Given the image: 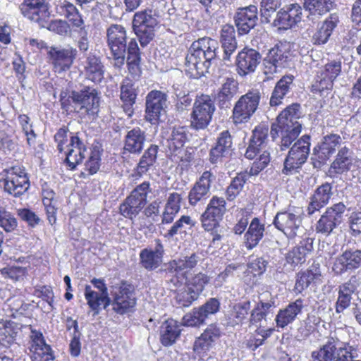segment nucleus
Here are the masks:
<instances>
[{
    "mask_svg": "<svg viewBox=\"0 0 361 361\" xmlns=\"http://www.w3.org/2000/svg\"><path fill=\"white\" fill-rule=\"evenodd\" d=\"M107 43L114 60V66L121 68L126 61L130 69L137 67L141 61L140 51L135 39L127 46V34L121 25L112 24L106 30Z\"/></svg>",
    "mask_w": 361,
    "mask_h": 361,
    "instance_id": "f257e3e1",
    "label": "nucleus"
},
{
    "mask_svg": "<svg viewBox=\"0 0 361 361\" xmlns=\"http://www.w3.org/2000/svg\"><path fill=\"white\" fill-rule=\"evenodd\" d=\"M61 109L68 114L75 113L85 119L97 116L99 111V97L97 90L90 86H82L68 94H60Z\"/></svg>",
    "mask_w": 361,
    "mask_h": 361,
    "instance_id": "f03ea898",
    "label": "nucleus"
},
{
    "mask_svg": "<svg viewBox=\"0 0 361 361\" xmlns=\"http://www.w3.org/2000/svg\"><path fill=\"white\" fill-rule=\"evenodd\" d=\"M218 43L210 37H202L191 44L185 56V71L190 78H199L208 72L216 59Z\"/></svg>",
    "mask_w": 361,
    "mask_h": 361,
    "instance_id": "7ed1b4c3",
    "label": "nucleus"
},
{
    "mask_svg": "<svg viewBox=\"0 0 361 361\" xmlns=\"http://www.w3.org/2000/svg\"><path fill=\"white\" fill-rule=\"evenodd\" d=\"M299 104L295 103L287 106L277 117L276 122L271 126L270 135L273 140L281 135V150L288 148L301 131Z\"/></svg>",
    "mask_w": 361,
    "mask_h": 361,
    "instance_id": "20e7f679",
    "label": "nucleus"
},
{
    "mask_svg": "<svg viewBox=\"0 0 361 361\" xmlns=\"http://www.w3.org/2000/svg\"><path fill=\"white\" fill-rule=\"evenodd\" d=\"M310 361H361L358 360L357 348L349 343L341 341L331 334L322 345L311 353Z\"/></svg>",
    "mask_w": 361,
    "mask_h": 361,
    "instance_id": "39448f33",
    "label": "nucleus"
},
{
    "mask_svg": "<svg viewBox=\"0 0 361 361\" xmlns=\"http://www.w3.org/2000/svg\"><path fill=\"white\" fill-rule=\"evenodd\" d=\"M4 190L13 197L23 195L30 188V180L23 167L15 166L3 171Z\"/></svg>",
    "mask_w": 361,
    "mask_h": 361,
    "instance_id": "423d86ee",
    "label": "nucleus"
},
{
    "mask_svg": "<svg viewBox=\"0 0 361 361\" xmlns=\"http://www.w3.org/2000/svg\"><path fill=\"white\" fill-rule=\"evenodd\" d=\"M150 192L149 182L145 181L136 186L125 201L121 204L119 207L121 214L131 220L136 217L146 204L147 195Z\"/></svg>",
    "mask_w": 361,
    "mask_h": 361,
    "instance_id": "0eeeda50",
    "label": "nucleus"
},
{
    "mask_svg": "<svg viewBox=\"0 0 361 361\" xmlns=\"http://www.w3.org/2000/svg\"><path fill=\"white\" fill-rule=\"evenodd\" d=\"M157 25V18L152 10H145L135 13L133 29L142 47L147 46L153 39L154 29Z\"/></svg>",
    "mask_w": 361,
    "mask_h": 361,
    "instance_id": "6e6552de",
    "label": "nucleus"
},
{
    "mask_svg": "<svg viewBox=\"0 0 361 361\" xmlns=\"http://www.w3.org/2000/svg\"><path fill=\"white\" fill-rule=\"evenodd\" d=\"M310 135H305L293 144L285 159L283 173L289 175L306 162L310 154Z\"/></svg>",
    "mask_w": 361,
    "mask_h": 361,
    "instance_id": "1a4fd4ad",
    "label": "nucleus"
},
{
    "mask_svg": "<svg viewBox=\"0 0 361 361\" xmlns=\"http://www.w3.org/2000/svg\"><path fill=\"white\" fill-rule=\"evenodd\" d=\"M215 110L214 102L209 95L197 96L191 114V126L196 130L206 128L210 123Z\"/></svg>",
    "mask_w": 361,
    "mask_h": 361,
    "instance_id": "9d476101",
    "label": "nucleus"
},
{
    "mask_svg": "<svg viewBox=\"0 0 361 361\" xmlns=\"http://www.w3.org/2000/svg\"><path fill=\"white\" fill-rule=\"evenodd\" d=\"M346 206L343 202L334 204L326 209L315 224L317 233L327 237L343 221Z\"/></svg>",
    "mask_w": 361,
    "mask_h": 361,
    "instance_id": "9b49d317",
    "label": "nucleus"
},
{
    "mask_svg": "<svg viewBox=\"0 0 361 361\" xmlns=\"http://www.w3.org/2000/svg\"><path fill=\"white\" fill-rule=\"evenodd\" d=\"M302 219L299 213L289 211L278 212L274 219L275 227L282 231L288 238H302L305 229L302 224Z\"/></svg>",
    "mask_w": 361,
    "mask_h": 361,
    "instance_id": "f8f14e48",
    "label": "nucleus"
},
{
    "mask_svg": "<svg viewBox=\"0 0 361 361\" xmlns=\"http://www.w3.org/2000/svg\"><path fill=\"white\" fill-rule=\"evenodd\" d=\"M260 92L258 90L250 91L241 96L236 102L233 110V119L235 123L247 122L257 109Z\"/></svg>",
    "mask_w": 361,
    "mask_h": 361,
    "instance_id": "ddd939ff",
    "label": "nucleus"
},
{
    "mask_svg": "<svg viewBox=\"0 0 361 361\" xmlns=\"http://www.w3.org/2000/svg\"><path fill=\"white\" fill-rule=\"evenodd\" d=\"M111 300L112 309L119 314H124L130 311L136 304V298L133 286L122 282L118 287H115L111 292Z\"/></svg>",
    "mask_w": 361,
    "mask_h": 361,
    "instance_id": "4468645a",
    "label": "nucleus"
},
{
    "mask_svg": "<svg viewBox=\"0 0 361 361\" xmlns=\"http://www.w3.org/2000/svg\"><path fill=\"white\" fill-rule=\"evenodd\" d=\"M20 9L25 18L37 23L40 27L47 26L50 13L46 0H23Z\"/></svg>",
    "mask_w": 361,
    "mask_h": 361,
    "instance_id": "2eb2a0df",
    "label": "nucleus"
},
{
    "mask_svg": "<svg viewBox=\"0 0 361 361\" xmlns=\"http://www.w3.org/2000/svg\"><path fill=\"white\" fill-rule=\"evenodd\" d=\"M361 268V249L347 248L337 256L332 270L336 275L350 273Z\"/></svg>",
    "mask_w": 361,
    "mask_h": 361,
    "instance_id": "dca6fc26",
    "label": "nucleus"
},
{
    "mask_svg": "<svg viewBox=\"0 0 361 361\" xmlns=\"http://www.w3.org/2000/svg\"><path fill=\"white\" fill-rule=\"evenodd\" d=\"M167 95L159 90H152L146 97L145 119L152 124L157 123L165 114Z\"/></svg>",
    "mask_w": 361,
    "mask_h": 361,
    "instance_id": "f3484780",
    "label": "nucleus"
},
{
    "mask_svg": "<svg viewBox=\"0 0 361 361\" xmlns=\"http://www.w3.org/2000/svg\"><path fill=\"white\" fill-rule=\"evenodd\" d=\"M220 308V302L216 298L209 299L204 304L198 308L186 314L183 318V324L188 326H198L204 323L206 319L216 314Z\"/></svg>",
    "mask_w": 361,
    "mask_h": 361,
    "instance_id": "a211bd4d",
    "label": "nucleus"
},
{
    "mask_svg": "<svg viewBox=\"0 0 361 361\" xmlns=\"http://www.w3.org/2000/svg\"><path fill=\"white\" fill-rule=\"evenodd\" d=\"M153 248L142 249L140 254V264L147 271H153L159 267L163 262L165 250L160 239H155Z\"/></svg>",
    "mask_w": 361,
    "mask_h": 361,
    "instance_id": "6ab92c4d",
    "label": "nucleus"
},
{
    "mask_svg": "<svg viewBox=\"0 0 361 361\" xmlns=\"http://www.w3.org/2000/svg\"><path fill=\"white\" fill-rule=\"evenodd\" d=\"M262 59L261 54L252 48L243 49L236 56L237 72L245 76L255 71Z\"/></svg>",
    "mask_w": 361,
    "mask_h": 361,
    "instance_id": "aec40b11",
    "label": "nucleus"
},
{
    "mask_svg": "<svg viewBox=\"0 0 361 361\" xmlns=\"http://www.w3.org/2000/svg\"><path fill=\"white\" fill-rule=\"evenodd\" d=\"M302 8L298 4H292L281 8L273 20V25L287 30L300 22Z\"/></svg>",
    "mask_w": 361,
    "mask_h": 361,
    "instance_id": "412c9836",
    "label": "nucleus"
},
{
    "mask_svg": "<svg viewBox=\"0 0 361 361\" xmlns=\"http://www.w3.org/2000/svg\"><path fill=\"white\" fill-rule=\"evenodd\" d=\"M215 176L209 171H204L189 192L188 201L192 206L202 202L209 196L212 182Z\"/></svg>",
    "mask_w": 361,
    "mask_h": 361,
    "instance_id": "4be33fe9",
    "label": "nucleus"
},
{
    "mask_svg": "<svg viewBox=\"0 0 361 361\" xmlns=\"http://www.w3.org/2000/svg\"><path fill=\"white\" fill-rule=\"evenodd\" d=\"M257 13V8L255 5L238 8L234 20L239 35L247 34L256 26L258 20Z\"/></svg>",
    "mask_w": 361,
    "mask_h": 361,
    "instance_id": "5701e85b",
    "label": "nucleus"
},
{
    "mask_svg": "<svg viewBox=\"0 0 361 361\" xmlns=\"http://www.w3.org/2000/svg\"><path fill=\"white\" fill-rule=\"evenodd\" d=\"M32 341L29 347L32 361H54V356L50 345H47L40 332L32 331Z\"/></svg>",
    "mask_w": 361,
    "mask_h": 361,
    "instance_id": "b1692460",
    "label": "nucleus"
},
{
    "mask_svg": "<svg viewBox=\"0 0 361 361\" xmlns=\"http://www.w3.org/2000/svg\"><path fill=\"white\" fill-rule=\"evenodd\" d=\"M333 187L331 183H325L319 185L310 197V202L307 207V213L309 216L313 215L325 207L333 195Z\"/></svg>",
    "mask_w": 361,
    "mask_h": 361,
    "instance_id": "393cba45",
    "label": "nucleus"
},
{
    "mask_svg": "<svg viewBox=\"0 0 361 361\" xmlns=\"http://www.w3.org/2000/svg\"><path fill=\"white\" fill-rule=\"evenodd\" d=\"M146 133L139 127L128 130L123 140V154H140L147 140Z\"/></svg>",
    "mask_w": 361,
    "mask_h": 361,
    "instance_id": "a878e982",
    "label": "nucleus"
},
{
    "mask_svg": "<svg viewBox=\"0 0 361 361\" xmlns=\"http://www.w3.org/2000/svg\"><path fill=\"white\" fill-rule=\"evenodd\" d=\"M77 50L71 47L66 48L51 47L49 55L51 63L59 71L68 69L76 56Z\"/></svg>",
    "mask_w": 361,
    "mask_h": 361,
    "instance_id": "bb28decb",
    "label": "nucleus"
},
{
    "mask_svg": "<svg viewBox=\"0 0 361 361\" xmlns=\"http://www.w3.org/2000/svg\"><path fill=\"white\" fill-rule=\"evenodd\" d=\"M354 153L347 145L341 147L330 166V174L340 175L350 171L354 162Z\"/></svg>",
    "mask_w": 361,
    "mask_h": 361,
    "instance_id": "cd10ccee",
    "label": "nucleus"
},
{
    "mask_svg": "<svg viewBox=\"0 0 361 361\" xmlns=\"http://www.w3.org/2000/svg\"><path fill=\"white\" fill-rule=\"evenodd\" d=\"M221 336V331L214 324H210L198 337L194 343V350L197 353H204L214 348Z\"/></svg>",
    "mask_w": 361,
    "mask_h": 361,
    "instance_id": "c85d7f7f",
    "label": "nucleus"
},
{
    "mask_svg": "<svg viewBox=\"0 0 361 361\" xmlns=\"http://www.w3.org/2000/svg\"><path fill=\"white\" fill-rule=\"evenodd\" d=\"M232 147V137L228 130L221 132L216 140V145L210 149L209 161L212 164H217L227 157Z\"/></svg>",
    "mask_w": 361,
    "mask_h": 361,
    "instance_id": "c756f323",
    "label": "nucleus"
},
{
    "mask_svg": "<svg viewBox=\"0 0 361 361\" xmlns=\"http://www.w3.org/2000/svg\"><path fill=\"white\" fill-rule=\"evenodd\" d=\"M303 307L304 300L302 298H298L290 302L285 308L280 310L275 318L276 326L284 328L292 323L302 312Z\"/></svg>",
    "mask_w": 361,
    "mask_h": 361,
    "instance_id": "7c9ffc66",
    "label": "nucleus"
},
{
    "mask_svg": "<svg viewBox=\"0 0 361 361\" xmlns=\"http://www.w3.org/2000/svg\"><path fill=\"white\" fill-rule=\"evenodd\" d=\"M346 145L345 142L338 134L331 133L323 137L321 142L314 147L313 151L319 152L322 159H329L335 153L336 150Z\"/></svg>",
    "mask_w": 361,
    "mask_h": 361,
    "instance_id": "2f4dec72",
    "label": "nucleus"
},
{
    "mask_svg": "<svg viewBox=\"0 0 361 361\" xmlns=\"http://www.w3.org/2000/svg\"><path fill=\"white\" fill-rule=\"evenodd\" d=\"M181 324L176 320L169 319L159 327V341L165 347L173 345L180 336Z\"/></svg>",
    "mask_w": 361,
    "mask_h": 361,
    "instance_id": "473e14b6",
    "label": "nucleus"
},
{
    "mask_svg": "<svg viewBox=\"0 0 361 361\" xmlns=\"http://www.w3.org/2000/svg\"><path fill=\"white\" fill-rule=\"evenodd\" d=\"M120 98L123 102L122 107L128 117H131L134 113L133 105L137 98V90L132 80L126 78L121 85Z\"/></svg>",
    "mask_w": 361,
    "mask_h": 361,
    "instance_id": "72a5a7b5",
    "label": "nucleus"
},
{
    "mask_svg": "<svg viewBox=\"0 0 361 361\" xmlns=\"http://www.w3.org/2000/svg\"><path fill=\"white\" fill-rule=\"evenodd\" d=\"M68 147L69 149L66 154L65 161L70 169L73 170L85 158L87 149L77 135H73L71 137V142Z\"/></svg>",
    "mask_w": 361,
    "mask_h": 361,
    "instance_id": "f704fd0d",
    "label": "nucleus"
},
{
    "mask_svg": "<svg viewBox=\"0 0 361 361\" xmlns=\"http://www.w3.org/2000/svg\"><path fill=\"white\" fill-rule=\"evenodd\" d=\"M339 16L337 13H331L322 25L318 27L317 30L312 36V42L314 44L322 45L326 44L334 30L337 27L339 23Z\"/></svg>",
    "mask_w": 361,
    "mask_h": 361,
    "instance_id": "c9c22d12",
    "label": "nucleus"
},
{
    "mask_svg": "<svg viewBox=\"0 0 361 361\" xmlns=\"http://www.w3.org/2000/svg\"><path fill=\"white\" fill-rule=\"evenodd\" d=\"M238 90V82L237 80L233 78H225L216 94V99L219 108H229L231 102L237 94Z\"/></svg>",
    "mask_w": 361,
    "mask_h": 361,
    "instance_id": "e433bc0d",
    "label": "nucleus"
},
{
    "mask_svg": "<svg viewBox=\"0 0 361 361\" xmlns=\"http://www.w3.org/2000/svg\"><path fill=\"white\" fill-rule=\"evenodd\" d=\"M220 42L224 50V61H230L231 56L237 49L235 30L233 25H224L221 30Z\"/></svg>",
    "mask_w": 361,
    "mask_h": 361,
    "instance_id": "4c0bfd02",
    "label": "nucleus"
},
{
    "mask_svg": "<svg viewBox=\"0 0 361 361\" xmlns=\"http://www.w3.org/2000/svg\"><path fill=\"white\" fill-rule=\"evenodd\" d=\"M187 140V128L184 126L174 127L170 137L166 140L168 151L171 155H180L183 150V146Z\"/></svg>",
    "mask_w": 361,
    "mask_h": 361,
    "instance_id": "58836bf2",
    "label": "nucleus"
},
{
    "mask_svg": "<svg viewBox=\"0 0 361 361\" xmlns=\"http://www.w3.org/2000/svg\"><path fill=\"white\" fill-rule=\"evenodd\" d=\"M85 297L90 308L94 312V314H98L102 308L105 310L108 306L111 305L109 294L94 291L90 285L85 286Z\"/></svg>",
    "mask_w": 361,
    "mask_h": 361,
    "instance_id": "ea45409f",
    "label": "nucleus"
},
{
    "mask_svg": "<svg viewBox=\"0 0 361 361\" xmlns=\"http://www.w3.org/2000/svg\"><path fill=\"white\" fill-rule=\"evenodd\" d=\"M268 133L269 128L266 126H258L255 128L249 146L245 154L246 158L252 159L255 157L260 148L265 144Z\"/></svg>",
    "mask_w": 361,
    "mask_h": 361,
    "instance_id": "a19ab883",
    "label": "nucleus"
},
{
    "mask_svg": "<svg viewBox=\"0 0 361 361\" xmlns=\"http://www.w3.org/2000/svg\"><path fill=\"white\" fill-rule=\"evenodd\" d=\"M313 240L310 238H305L300 244L289 251L286 257L288 263L298 265L305 262V257L312 249Z\"/></svg>",
    "mask_w": 361,
    "mask_h": 361,
    "instance_id": "79ce46f5",
    "label": "nucleus"
},
{
    "mask_svg": "<svg viewBox=\"0 0 361 361\" xmlns=\"http://www.w3.org/2000/svg\"><path fill=\"white\" fill-rule=\"evenodd\" d=\"M85 71L87 79L94 83L100 82L104 78V71L99 57L90 54L85 61Z\"/></svg>",
    "mask_w": 361,
    "mask_h": 361,
    "instance_id": "37998d69",
    "label": "nucleus"
},
{
    "mask_svg": "<svg viewBox=\"0 0 361 361\" xmlns=\"http://www.w3.org/2000/svg\"><path fill=\"white\" fill-rule=\"evenodd\" d=\"M264 224L258 218H254L245 234V246L248 250L253 249L259 244L264 236Z\"/></svg>",
    "mask_w": 361,
    "mask_h": 361,
    "instance_id": "c03bdc74",
    "label": "nucleus"
},
{
    "mask_svg": "<svg viewBox=\"0 0 361 361\" xmlns=\"http://www.w3.org/2000/svg\"><path fill=\"white\" fill-rule=\"evenodd\" d=\"M293 76L286 75L281 78L272 92L270 99L271 106H278L282 103V99L290 94L291 87L293 85Z\"/></svg>",
    "mask_w": 361,
    "mask_h": 361,
    "instance_id": "a18cd8bd",
    "label": "nucleus"
},
{
    "mask_svg": "<svg viewBox=\"0 0 361 361\" xmlns=\"http://www.w3.org/2000/svg\"><path fill=\"white\" fill-rule=\"evenodd\" d=\"M335 0H304V8L310 12L307 16L311 19L312 16H323L329 12L335 6Z\"/></svg>",
    "mask_w": 361,
    "mask_h": 361,
    "instance_id": "49530a36",
    "label": "nucleus"
},
{
    "mask_svg": "<svg viewBox=\"0 0 361 361\" xmlns=\"http://www.w3.org/2000/svg\"><path fill=\"white\" fill-rule=\"evenodd\" d=\"M182 197L177 192L170 193L162 215V223H171L180 209Z\"/></svg>",
    "mask_w": 361,
    "mask_h": 361,
    "instance_id": "de8ad7c7",
    "label": "nucleus"
},
{
    "mask_svg": "<svg viewBox=\"0 0 361 361\" xmlns=\"http://www.w3.org/2000/svg\"><path fill=\"white\" fill-rule=\"evenodd\" d=\"M20 327L13 322H6L0 327V346L8 348L16 341Z\"/></svg>",
    "mask_w": 361,
    "mask_h": 361,
    "instance_id": "09e8293b",
    "label": "nucleus"
},
{
    "mask_svg": "<svg viewBox=\"0 0 361 361\" xmlns=\"http://www.w3.org/2000/svg\"><path fill=\"white\" fill-rule=\"evenodd\" d=\"M200 260V254L195 252L190 255L182 256L169 262L170 270L185 272V270L195 267Z\"/></svg>",
    "mask_w": 361,
    "mask_h": 361,
    "instance_id": "8fccbe9b",
    "label": "nucleus"
},
{
    "mask_svg": "<svg viewBox=\"0 0 361 361\" xmlns=\"http://www.w3.org/2000/svg\"><path fill=\"white\" fill-rule=\"evenodd\" d=\"M61 13L71 22L73 27L84 29V20L78 8L73 4L64 1L60 6Z\"/></svg>",
    "mask_w": 361,
    "mask_h": 361,
    "instance_id": "3c124183",
    "label": "nucleus"
},
{
    "mask_svg": "<svg viewBox=\"0 0 361 361\" xmlns=\"http://www.w3.org/2000/svg\"><path fill=\"white\" fill-rule=\"evenodd\" d=\"M248 178L249 175L247 172H240L237 174L226 189V195L228 200L233 201L235 200L242 190Z\"/></svg>",
    "mask_w": 361,
    "mask_h": 361,
    "instance_id": "603ef678",
    "label": "nucleus"
},
{
    "mask_svg": "<svg viewBox=\"0 0 361 361\" xmlns=\"http://www.w3.org/2000/svg\"><path fill=\"white\" fill-rule=\"evenodd\" d=\"M103 149L98 145H93L88 159L85 164V169L90 175L96 173L100 167L101 156Z\"/></svg>",
    "mask_w": 361,
    "mask_h": 361,
    "instance_id": "864d4df0",
    "label": "nucleus"
},
{
    "mask_svg": "<svg viewBox=\"0 0 361 361\" xmlns=\"http://www.w3.org/2000/svg\"><path fill=\"white\" fill-rule=\"evenodd\" d=\"M226 211V201L224 198L213 196L204 212H207L209 215L221 219Z\"/></svg>",
    "mask_w": 361,
    "mask_h": 361,
    "instance_id": "5fc2aeb1",
    "label": "nucleus"
},
{
    "mask_svg": "<svg viewBox=\"0 0 361 361\" xmlns=\"http://www.w3.org/2000/svg\"><path fill=\"white\" fill-rule=\"evenodd\" d=\"M318 274L312 270H306L300 272L297 275V279L294 287V291L298 294L301 293L306 289L314 279H316Z\"/></svg>",
    "mask_w": 361,
    "mask_h": 361,
    "instance_id": "6e6d98bb",
    "label": "nucleus"
},
{
    "mask_svg": "<svg viewBox=\"0 0 361 361\" xmlns=\"http://www.w3.org/2000/svg\"><path fill=\"white\" fill-rule=\"evenodd\" d=\"M266 57L267 58V60L276 63V65H278L281 68H283L287 66L288 54L283 49L281 46L278 44L275 45L269 50Z\"/></svg>",
    "mask_w": 361,
    "mask_h": 361,
    "instance_id": "4d7b16f0",
    "label": "nucleus"
},
{
    "mask_svg": "<svg viewBox=\"0 0 361 361\" xmlns=\"http://www.w3.org/2000/svg\"><path fill=\"white\" fill-rule=\"evenodd\" d=\"M164 267L165 268L161 271L165 273L164 277L166 282L170 284V288L180 286L185 278V272L170 270L169 262L165 264Z\"/></svg>",
    "mask_w": 361,
    "mask_h": 361,
    "instance_id": "13d9d810",
    "label": "nucleus"
},
{
    "mask_svg": "<svg viewBox=\"0 0 361 361\" xmlns=\"http://www.w3.org/2000/svg\"><path fill=\"white\" fill-rule=\"evenodd\" d=\"M250 310V301H244L243 302H239L235 304L233 307L232 312L231 314V317L233 319V321L231 322V324L233 326L235 324H238L242 323L243 321L247 317L249 314Z\"/></svg>",
    "mask_w": 361,
    "mask_h": 361,
    "instance_id": "bf43d9fd",
    "label": "nucleus"
},
{
    "mask_svg": "<svg viewBox=\"0 0 361 361\" xmlns=\"http://www.w3.org/2000/svg\"><path fill=\"white\" fill-rule=\"evenodd\" d=\"M78 5L86 12H91L93 15L100 13L106 4L99 0H75Z\"/></svg>",
    "mask_w": 361,
    "mask_h": 361,
    "instance_id": "052dcab7",
    "label": "nucleus"
},
{
    "mask_svg": "<svg viewBox=\"0 0 361 361\" xmlns=\"http://www.w3.org/2000/svg\"><path fill=\"white\" fill-rule=\"evenodd\" d=\"M45 27L61 36H67L70 35L71 32L68 22L63 20H56L51 22H49L47 20V25Z\"/></svg>",
    "mask_w": 361,
    "mask_h": 361,
    "instance_id": "680f3d73",
    "label": "nucleus"
},
{
    "mask_svg": "<svg viewBox=\"0 0 361 361\" xmlns=\"http://www.w3.org/2000/svg\"><path fill=\"white\" fill-rule=\"evenodd\" d=\"M198 295L195 293L189 288H185L183 290H180L177 293L175 300L176 303L180 307H188L193 301L197 300Z\"/></svg>",
    "mask_w": 361,
    "mask_h": 361,
    "instance_id": "e2e57ef3",
    "label": "nucleus"
},
{
    "mask_svg": "<svg viewBox=\"0 0 361 361\" xmlns=\"http://www.w3.org/2000/svg\"><path fill=\"white\" fill-rule=\"evenodd\" d=\"M209 281V278L206 274L198 273L192 278L188 288H189L195 293H197V295L199 296Z\"/></svg>",
    "mask_w": 361,
    "mask_h": 361,
    "instance_id": "0e129e2a",
    "label": "nucleus"
},
{
    "mask_svg": "<svg viewBox=\"0 0 361 361\" xmlns=\"http://www.w3.org/2000/svg\"><path fill=\"white\" fill-rule=\"evenodd\" d=\"M1 274L12 280L20 281L27 274V269L20 266H11L2 269Z\"/></svg>",
    "mask_w": 361,
    "mask_h": 361,
    "instance_id": "69168bd1",
    "label": "nucleus"
},
{
    "mask_svg": "<svg viewBox=\"0 0 361 361\" xmlns=\"http://www.w3.org/2000/svg\"><path fill=\"white\" fill-rule=\"evenodd\" d=\"M270 157L269 153L264 151L258 159H257L252 164L250 173H248L249 177L250 176H257L260 171H262L269 163Z\"/></svg>",
    "mask_w": 361,
    "mask_h": 361,
    "instance_id": "338daca9",
    "label": "nucleus"
},
{
    "mask_svg": "<svg viewBox=\"0 0 361 361\" xmlns=\"http://www.w3.org/2000/svg\"><path fill=\"white\" fill-rule=\"evenodd\" d=\"M341 72V61H331L326 63L324 69L321 70L320 73L323 74L324 77H328L331 80H334Z\"/></svg>",
    "mask_w": 361,
    "mask_h": 361,
    "instance_id": "774afa93",
    "label": "nucleus"
}]
</instances>
